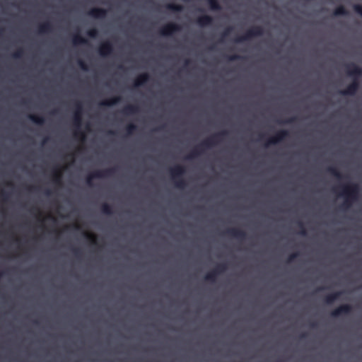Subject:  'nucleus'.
<instances>
[{
	"mask_svg": "<svg viewBox=\"0 0 362 362\" xmlns=\"http://www.w3.org/2000/svg\"><path fill=\"white\" fill-rule=\"evenodd\" d=\"M121 97L116 96L102 101L100 103V105L103 106H112L114 105L119 103Z\"/></svg>",
	"mask_w": 362,
	"mask_h": 362,
	"instance_id": "nucleus-14",
	"label": "nucleus"
},
{
	"mask_svg": "<svg viewBox=\"0 0 362 362\" xmlns=\"http://www.w3.org/2000/svg\"><path fill=\"white\" fill-rule=\"evenodd\" d=\"M211 22V18L209 16H204L199 19V23L201 24H208Z\"/></svg>",
	"mask_w": 362,
	"mask_h": 362,
	"instance_id": "nucleus-26",
	"label": "nucleus"
},
{
	"mask_svg": "<svg viewBox=\"0 0 362 362\" xmlns=\"http://www.w3.org/2000/svg\"><path fill=\"white\" fill-rule=\"evenodd\" d=\"M101 211L106 215H111L113 214L112 208L107 203H104L101 206Z\"/></svg>",
	"mask_w": 362,
	"mask_h": 362,
	"instance_id": "nucleus-20",
	"label": "nucleus"
},
{
	"mask_svg": "<svg viewBox=\"0 0 362 362\" xmlns=\"http://www.w3.org/2000/svg\"><path fill=\"white\" fill-rule=\"evenodd\" d=\"M149 80V76L146 74L139 75L134 82V87H139L145 85Z\"/></svg>",
	"mask_w": 362,
	"mask_h": 362,
	"instance_id": "nucleus-12",
	"label": "nucleus"
},
{
	"mask_svg": "<svg viewBox=\"0 0 362 362\" xmlns=\"http://www.w3.org/2000/svg\"><path fill=\"white\" fill-rule=\"evenodd\" d=\"M345 13V10L344 8L342 7V6H340V7H338L335 11H334V15L335 16H339V15H343Z\"/></svg>",
	"mask_w": 362,
	"mask_h": 362,
	"instance_id": "nucleus-27",
	"label": "nucleus"
},
{
	"mask_svg": "<svg viewBox=\"0 0 362 362\" xmlns=\"http://www.w3.org/2000/svg\"><path fill=\"white\" fill-rule=\"evenodd\" d=\"M352 311V306L349 304H343L332 311L331 315L334 317H339L344 315H349Z\"/></svg>",
	"mask_w": 362,
	"mask_h": 362,
	"instance_id": "nucleus-9",
	"label": "nucleus"
},
{
	"mask_svg": "<svg viewBox=\"0 0 362 362\" xmlns=\"http://www.w3.org/2000/svg\"><path fill=\"white\" fill-rule=\"evenodd\" d=\"M178 70H179V71H183L184 69H178Z\"/></svg>",
	"mask_w": 362,
	"mask_h": 362,
	"instance_id": "nucleus-45",
	"label": "nucleus"
},
{
	"mask_svg": "<svg viewBox=\"0 0 362 362\" xmlns=\"http://www.w3.org/2000/svg\"><path fill=\"white\" fill-rule=\"evenodd\" d=\"M176 30V25L174 24H168L163 27L161 33L163 35H170Z\"/></svg>",
	"mask_w": 362,
	"mask_h": 362,
	"instance_id": "nucleus-15",
	"label": "nucleus"
},
{
	"mask_svg": "<svg viewBox=\"0 0 362 362\" xmlns=\"http://www.w3.org/2000/svg\"><path fill=\"white\" fill-rule=\"evenodd\" d=\"M343 293L342 291H338L333 293H330L325 296V302L327 304H332L336 300H337L339 296Z\"/></svg>",
	"mask_w": 362,
	"mask_h": 362,
	"instance_id": "nucleus-13",
	"label": "nucleus"
},
{
	"mask_svg": "<svg viewBox=\"0 0 362 362\" xmlns=\"http://www.w3.org/2000/svg\"><path fill=\"white\" fill-rule=\"evenodd\" d=\"M72 251L75 255V257L78 259H79L81 256V252L79 249L78 248H73L72 249Z\"/></svg>",
	"mask_w": 362,
	"mask_h": 362,
	"instance_id": "nucleus-30",
	"label": "nucleus"
},
{
	"mask_svg": "<svg viewBox=\"0 0 362 362\" xmlns=\"http://www.w3.org/2000/svg\"><path fill=\"white\" fill-rule=\"evenodd\" d=\"M315 326H316V324H315V323H312V324H311V327H315Z\"/></svg>",
	"mask_w": 362,
	"mask_h": 362,
	"instance_id": "nucleus-42",
	"label": "nucleus"
},
{
	"mask_svg": "<svg viewBox=\"0 0 362 362\" xmlns=\"http://www.w3.org/2000/svg\"><path fill=\"white\" fill-rule=\"evenodd\" d=\"M53 181L58 185H62V173L58 168L54 169Z\"/></svg>",
	"mask_w": 362,
	"mask_h": 362,
	"instance_id": "nucleus-16",
	"label": "nucleus"
},
{
	"mask_svg": "<svg viewBox=\"0 0 362 362\" xmlns=\"http://www.w3.org/2000/svg\"><path fill=\"white\" fill-rule=\"evenodd\" d=\"M327 172L339 180H341L343 177L341 173L335 167H328L327 168Z\"/></svg>",
	"mask_w": 362,
	"mask_h": 362,
	"instance_id": "nucleus-17",
	"label": "nucleus"
},
{
	"mask_svg": "<svg viewBox=\"0 0 362 362\" xmlns=\"http://www.w3.org/2000/svg\"><path fill=\"white\" fill-rule=\"evenodd\" d=\"M360 84L358 79L354 78L345 89L340 91L343 95H354L359 88Z\"/></svg>",
	"mask_w": 362,
	"mask_h": 362,
	"instance_id": "nucleus-8",
	"label": "nucleus"
},
{
	"mask_svg": "<svg viewBox=\"0 0 362 362\" xmlns=\"http://www.w3.org/2000/svg\"><path fill=\"white\" fill-rule=\"evenodd\" d=\"M122 71H124L125 69H122Z\"/></svg>",
	"mask_w": 362,
	"mask_h": 362,
	"instance_id": "nucleus-47",
	"label": "nucleus"
},
{
	"mask_svg": "<svg viewBox=\"0 0 362 362\" xmlns=\"http://www.w3.org/2000/svg\"><path fill=\"white\" fill-rule=\"evenodd\" d=\"M75 112L73 117V124L76 127L74 132V136L76 139H80L81 141H85L86 135L81 130V126L82 124V114H83V106L81 102L75 103Z\"/></svg>",
	"mask_w": 362,
	"mask_h": 362,
	"instance_id": "nucleus-3",
	"label": "nucleus"
},
{
	"mask_svg": "<svg viewBox=\"0 0 362 362\" xmlns=\"http://www.w3.org/2000/svg\"><path fill=\"white\" fill-rule=\"evenodd\" d=\"M185 168L180 165L170 169L171 178L177 188L183 189L187 185L186 181L182 179V175L185 173Z\"/></svg>",
	"mask_w": 362,
	"mask_h": 362,
	"instance_id": "nucleus-4",
	"label": "nucleus"
},
{
	"mask_svg": "<svg viewBox=\"0 0 362 362\" xmlns=\"http://www.w3.org/2000/svg\"><path fill=\"white\" fill-rule=\"evenodd\" d=\"M209 4H210L211 8H213L214 9L217 8V3L215 0H209Z\"/></svg>",
	"mask_w": 362,
	"mask_h": 362,
	"instance_id": "nucleus-32",
	"label": "nucleus"
},
{
	"mask_svg": "<svg viewBox=\"0 0 362 362\" xmlns=\"http://www.w3.org/2000/svg\"><path fill=\"white\" fill-rule=\"evenodd\" d=\"M84 235L93 245H95L97 243L95 235L89 233H84Z\"/></svg>",
	"mask_w": 362,
	"mask_h": 362,
	"instance_id": "nucleus-23",
	"label": "nucleus"
},
{
	"mask_svg": "<svg viewBox=\"0 0 362 362\" xmlns=\"http://www.w3.org/2000/svg\"><path fill=\"white\" fill-rule=\"evenodd\" d=\"M111 51V47L108 43H103L99 49L100 54L105 56L107 55Z\"/></svg>",
	"mask_w": 362,
	"mask_h": 362,
	"instance_id": "nucleus-19",
	"label": "nucleus"
},
{
	"mask_svg": "<svg viewBox=\"0 0 362 362\" xmlns=\"http://www.w3.org/2000/svg\"><path fill=\"white\" fill-rule=\"evenodd\" d=\"M116 172L115 168H108L103 170H96L87 175L86 178V184L92 186V180L95 178H103L112 176Z\"/></svg>",
	"mask_w": 362,
	"mask_h": 362,
	"instance_id": "nucleus-5",
	"label": "nucleus"
},
{
	"mask_svg": "<svg viewBox=\"0 0 362 362\" xmlns=\"http://www.w3.org/2000/svg\"><path fill=\"white\" fill-rule=\"evenodd\" d=\"M298 227L300 228L299 234L305 236L307 235V231L304 227V225L302 222L299 221L298 223Z\"/></svg>",
	"mask_w": 362,
	"mask_h": 362,
	"instance_id": "nucleus-25",
	"label": "nucleus"
},
{
	"mask_svg": "<svg viewBox=\"0 0 362 362\" xmlns=\"http://www.w3.org/2000/svg\"><path fill=\"white\" fill-rule=\"evenodd\" d=\"M306 337H307V334H306V333H303V334H302L300 336V339H305Z\"/></svg>",
	"mask_w": 362,
	"mask_h": 362,
	"instance_id": "nucleus-39",
	"label": "nucleus"
},
{
	"mask_svg": "<svg viewBox=\"0 0 362 362\" xmlns=\"http://www.w3.org/2000/svg\"><path fill=\"white\" fill-rule=\"evenodd\" d=\"M42 70H43V71H45L46 69H43Z\"/></svg>",
	"mask_w": 362,
	"mask_h": 362,
	"instance_id": "nucleus-46",
	"label": "nucleus"
},
{
	"mask_svg": "<svg viewBox=\"0 0 362 362\" xmlns=\"http://www.w3.org/2000/svg\"><path fill=\"white\" fill-rule=\"evenodd\" d=\"M1 195H2V197H4V200H6V198H7V194H6V192H3V191H2V192H1Z\"/></svg>",
	"mask_w": 362,
	"mask_h": 362,
	"instance_id": "nucleus-35",
	"label": "nucleus"
},
{
	"mask_svg": "<svg viewBox=\"0 0 362 362\" xmlns=\"http://www.w3.org/2000/svg\"><path fill=\"white\" fill-rule=\"evenodd\" d=\"M342 192L341 195L345 197V200L341 205V208L344 209H349L355 202L359 194V186L355 183H351L341 187Z\"/></svg>",
	"mask_w": 362,
	"mask_h": 362,
	"instance_id": "nucleus-2",
	"label": "nucleus"
},
{
	"mask_svg": "<svg viewBox=\"0 0 362 362\" xmlns=\"http://www.w3.org/2000/svg\"><path fill=\"white\" fill-rule=\"evenodd\" d=\"M299 255V253L298 252H296V253H293L291 255H289V257H288L287 259V262L288 263H290V262H293V260Z\"/></svg>",
	"mask_w": 362,
	"mask_h": 362,
	"instance_id": "nucleus-28",
	"label": "nucleus"
},
{
	"mask_svg": "<svg viewBox=\"0 0 362 362\" xmlns=\"http://www.w3.org/2000/svg\"><path fill=\"white\" fill-rule=\"evenodd\" d=\"M262 137H263V136H262V135H261V136H259V139H262Z\"/></svg>",
	"mask_w": 362,
	"mask_h": 362,
	"instance_id": "nucleus-44",
	"label": "nucleus"
},
{
	"mask_svg": "<svg viewBox=\"0 0 362 362\" xmlns=\"http://www.w3.org/2000/svg\"><path fill=\"white\" fill-rule=\"evenodd\" d=\"M139 108L135 105H128L125 106L122 110V112L126 115H132L138 113Z\"/></svg>",
	"mask_w": 362,
	"mask_h": 362,
	"instance_id": "nucleus-11",
	"label": "nucleus"
},
{
	"mask_svg": "<svg viewBox=\"0 0 362 362\" xmlns=\"http://www.w3.org/2000/svg\"><path fill=\"white\" fill-rule=\"evenodd\" d=\"M137 129V126L134 124L130 123L125 127V130L127 135H132Z\"/></svg>",
	"mask_w": 362,
	"mask_h": 362,
	"instance_id": "nucleus-21",
	"label": "nucleus"
},
{
	"mask_svg": "<svg viewBox=\"0 0 362 362\" xmlns=\"http://www.w3.org/2000/svg\"><path fill=\"white\" fill-rule=\"evenodd\" d=\"M289 136V132L287 130H280L276 134L270 137L266 142L265 146H268L272 144H276L281 141H284Z\"/></svg>",
	"mask_w": 362,
	"mask_h": 362,
	"instance_id": "nucleus-7",
	"label": "nucleus"
},
{
	"mask_svg": "<svg viewBox=\"0 0 362 362\" xmlns=\"http://www.w3.org/2000/svg\"><path fill=\"white\" fill-rule=\"evenodd\" d=\"M226 269V264H219L216 267L215 269L205 275L204 279L206 281L214 283L216 281L217 276L224 272Z\"/></svg>",
	"mask_w": 362,
	"mask_h": 362,
	"instance_id": "nucleus-6",
	"label": "nucleus"
},
{
	"mask_svg": "<svg viewBox=\"0 0 362 362\" xmlns=\"http://www.w3.org/2000/svg\"><path fill=\"white\" fill-rule=\"evenodd\" d=\"M28 118L35 124L41 125L45 123V118L43 117L37 116L35 115H29Z\"/></svg>",
	"mask_w": 362,
	"mask_h": 362,
	"instance_id": "nucleus-18",
	"label": "nucleus"
},
{
	"mask_svg": "<svg viewBox=\"0 0 362 362\" xmlns=\"http://www.w3.org/2000/svg\"><path fill=\"white\" fill-rule=\"evenodd\" d=\"M228 131H221L216 133L209 138L203 141L201 144L197 146L187 156V160H192L198 156H201L204 153L206 149L210 148L216 146L220 141H221L225 136H228Z\"/></svg>",
	"mask_w": 362,
	"mask_h": 362,
	"instance_id": "nucleus-1",
	"label": "nucleus"
},
{
	"mask_svg": "<svg viewBox=\"0 0 362 362\" xmlns=\"http://www.w3.org/2000/svg\"><path fill=\"white\" fill-rule=\"evenodd\" d=\"M95 30H92L89 32V35L91 36V37H93L94 35H95Z\"/></svg>",
	"mask_w": 362,
	"mask_h": 362,
	"instance_id": "nucleus-37",
	"label": "nucleus"
},
{
	"mask_svg": "<svg viewBox=\"0 0 362 362\" xmlns=\"http://www.w3.org/2000/svg\"><path fill=\"white\" fill-rule=\"evenodd\" d=\"M169 8L174 9V10H177V11H179L181 9V7L180 6L169 5Z\"/></svg>",
	"mask_w": 362,
	"mask_h": 362,
	"instance_id": "nucleus-33",
	"label": "nucleus"
},
{
	"mask_svg": "<svg viewBox=\"0 0 362 362\" xmlns=\"http://www.w3.org/2000/svg\"><path fill=\"white\" fill-rule=\"evenodd\" d=\"M298 120V118L296 117H290L288 119H286L284 121H281V120H278L277 122L280 124H292V123H294L296 122H297Z\"/></svg>",
	"mask_w": 362,
	"mask_h": 362,
	"instance_id": "nucleus-24",
	"label": "nucleus"
},
{
	"mask_svg": "<svg viewBox=\"0 0 362 362\" xmlns=\"http://www.w3.org/2000/svg\"><path fill=\"white\" fill-rule=\"evenodd\" d=\"M109 134H115V132H113V131H110V132H109Z\"/></svg>",
	"mask_w": 362,
	"mask_h": 362,
	"instance_id": "nucleus-41",
	"label": "nucleus"
},
{
	"mask_svg": "<svg viewBox=\"0 0 362 362\" xmlns=\"http://www.w3.org/2000/svg\"><path fill=\"white\" fill-rule=\"evenodd\" d=\"M49 140V137H45V138L42 140V144H46Z\"/></svg>",
	"mask_w": 362,
	"mask_h": 362,
	"instance_id": "nucleus-36",
	"label": "nucleus"
},
{
	"mask_svg": "<svg viewBox=\"0 0 362 362\" xmlns=\"http://www.w3.org/2000/svg\"><path fill=\"white\" fill-rule=\"evenodd\" d=\"M325 288H324V287H320V288H318L316 290V291H320L324 290Z\"/></svg>",
	"mask_w": 362,
	"mask_h": 362,
	"instance_id": "nucleus-40",
	"label": "nucleus"
},
{
	"mask_svg": "<svg viewBox=\"0 0 362 362\" xmlns=\"http://www.w3.org/2000/svg\"><path fill=\"white\" fill-rule=\"evenodd\" d=\"M45 193L46 195H50L52 192L49 189H46Z\"/></svg>",
	"mask_w": 362,
	"mask_h": 362,
	"instance_id": "nucleus-38",
	"label": "nucleus"
},
{
	"mask_svg": "<svg viewBox=\"0 0 362 362\" xmlns=\"http://www.w3.org/2000/svg\"><path fill=\"white\" fill-rule=\"evenodd\" d=\"M346 71H348V74H360L362 73V69H346Z\"/></svg>",
	"mask_w": 362,
	"mask_h": 362,
	"instance_id": "nucleus-29",
	"label": "nucleus"
},
{
	"mask_svg": "<svg viewBox=\"0 0 362 362\" xmlns=\"http://www.w3.org/2000/svg\"><path fill=\"white\" fill-rule=\"evenodd\" d=\"M225 233L240 240H243L247 237V234L244 230L236 228H229Z\"/></svg>",
	"mask_w": 362,
	"mask_h": 362,
	"instance_id": "nucleus-10",
	"label": "nucleus"
},
{
	"mask_svg": "<svg viewBox=\"0 0 362 362\" xmlns=\"http://www.w3.org/2000/svg\"><path fill=\"white\" fill-rule=\"evenodd\" d=\"M105 14V12L103 10L94 8L90 11V15L95 17H100L103 16Z\"/></svg>",
	"mask_w": 362,
	"mask_h": 362,
	"instance_id": "nucleus-22",
	"label": "nucleus"
},
{
	"mask_svg": "<svg viewBox=\"0 0 362 362\" xmlns=\"http://www.w3.org/2000/svg\"><path fill=\"white\" fill-rule=\"evenodd\" d=\"M83 71H89L90 69H82Z\"/></svg>",
	"mask_w": 362,
	"mask_h": 362,
	"instance_id": "nucleus-43",
	"label": "nucleus"
},
{
	"mask_svg": "<svg viewBox=\"0 0 362 362\" xmlns=\"http://www.w3.org/2000/svg\"><path fill=\"white\" fill-rule=\"evenodd\" d=\"M165 125H162V126H160V127L156 128L154 129V131H156V132L162 131V130H163L165 129Z\"/></svg>",
	"mask_w": 362,
	"mask_h": 362,
	"instance_id": "nucleus-34",
	"label": "nucleus"
},
{
	"mask_svg": "<svg viewBox=\"0 0 362 362\" xmlns=\"http://www.w3.org/2000/svg\"><path fill=\"white\" fill-rule=\"evenodd\" d=\"M354 10L362 16V6L360 5H356Z\"/></svg>",
	"mask_w": 362,
	"mask_h": 362,
	"instance_id": "nucleus-31",
	"label": "nucleus"
}]
</instances>
